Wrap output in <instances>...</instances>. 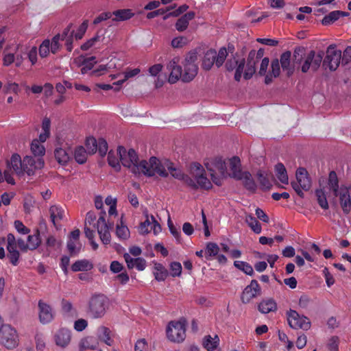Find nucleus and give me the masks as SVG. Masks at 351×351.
Returning <instances> with one entry per match:
<instances>
[{
  "instance_id": "obj_1",
  "label": "nucleus",
  "mask_w": 351,
  "mask_h": 351,
  "mask_svg": "<svg viewBox=\"0 0 351 351\" xmlns=\"http://www.w3.org/2000/svg\"><path fill=\"white\" fill-rule=\"evenodd\" d=\"M39 138L32 141L29 148L32 155H25L23 158L18 154H14L8 162L9 167L19 177L34 176L36 172L45 167L44 156L46 149Z\"/></svg>"
},
{
  "instance_id": "obj_2",
  "label": "nucleus",
  "mask_w": 351,
  "mask_h": 351,
  "mask_svg": "<svg viewBox=\"0 0 351 351\" xmlns=\"http://www.w3.org/2000/svg\"><path fill=\"white\" fill-rule=\"evenodd\" d=\"M197 60V54L195 51L188 53L182 65L180 64V58H172L167 64V69L169 72L168 82L170 84H175L179 80L184 82L192 81L198 72Z\"/></svg>"
},
{
  "instance_id": "obj_3",
  "label": "nucleus",
  "mask_w": 351,
  "mask_h": 351,
  "mask_svg": "<svg viewBox=\"0 0 351 351\" xmlns=\"http://www.w3.org/2000/svg\"><path fill=\"white\" fill-rule=\"evenodd\" d=\"M204 165L209 173L212 182L217 185H222L223 181L228 177L238 179L243 173L241 170V161L238 157H233L229 160L231 173H228L225 161L221 158L206 159Z\"/></svg>"
},
{
  "instance_id": "obj_4",
  "label": "nucleus",
  "mask_w": 351,
  "mask_h": 351,
  "mask_svg": "<svg viewBox=\"0 0 351 351\" xmlns=\"http://www.w3.org/2000/svg\"><path fill=\"white\" fill-rule=\"evenodd\" d=\"M119 154L122 165L128 168L133 174L144 175L147 177L154 176V166L156 165L157 158L153 156L149 160H140L134 149H127L122 146L119 147Z\"/></svg>"
},
{
  "instance_id": "obj_5",
  "label": "nucleus",
  "mask_w": 351,
  "mask_h": 351,
  "mask_svg": "<svg viewBox=\"0 0 351 351\" xmlns=\"http://www.w3.org/2000/svg\"><path fill=\"white\" fill-rule=\"evenodd\" d=\"M26 54L32 65H34L38 60L37 47L33 46L29 48L25 44L10 40L7 41L5 47L3 64L8 66L14 63L16 67H19L22 65Z\"/></svg>"
},
{
  "instance_id": "obj_6",
  "label": "nucleus",
  "mask_w": 351,
  "mask_h": 351,
  "mask_svg": "<svg viewBox=\"0 0 351 351\" xmlns=\"http://www.w3.org/2000/svg\"><path fill=\"white\" fill-rule=\"evenodd\" d=\"M60 40H64L67 50L71 51L72 47V32L70 28H66L62 34H58L53 37L51 40L45 39L39 46V56L42 58H47L51 53H56L60 49Z\"/></svg>"
},
{
  "instance_id": "obj_7",
  "label": "nucleus",
  "mask_w": 351,
  "mask_h": 351,
  "mask_svg": "<svg viewBox=\"0 0 351 351\" xmlns=\"http://www.w3.org/2000/svg\"><path fill=\"white\" fill-rule=\"evenodd\" d=\"M169 173L178 180H183L184 178V174L182 171L175 166L171 162L168 160H160L157 158L156 165L155 167L154 166V176L158 174L162 177H167Z\"/></svg>"
},
{
  "instance_id": "obj_8",
  "label": "nucleus",
  "mask_w": 351,
  "mask_h": 351,
  "mask_svg": "<svg viewBox=\"0 0 351 351\" xmlns=\"http://www.w3.org/2000/svg\"><path fill=\"white\" fill-rule=\"evenodd\" d=\"M190 174L193 178L190 182L191 185L203 189H210L212 188V182L206 176L205 170L199 163L195 162L191 165Z\"/></svg>"
},
{
  "instance_id": "obj_9",
  "label": "nucleus",
  "mask_w": 351,
  "mask_h": 351,
  "mask_svg": "<svg viewBox=\"0 0 351 351\" xmlns=\"http://www.w3.org/2000/svg\"><path fill=\"white\" fill-rule=\"evenodd\" d=\"M109 306V300L104 295H97L91 298L89 302L88 312L94 318L102 317Z\"/></svg>"
},
{
  "instance_id": "obj_10",
  "label": "nucleus",
  "mask_w": 351,
  "mask_h": 351,
  "mask_svg": "<svg viewBox=\"0 0 351 351\" xmlns=\"http://www.w3.org/2000/svg\"><path fill=\"white\" fill-rule=\"evenodd\" d=\"M167 339L172 342L180 343L186 337V324L184 321L170 322L166 328Z\"/></svg>"
},
{
  "instance_id": "obj_11",
  "label": "nucleus",
  "mask_w": 351,
  "mask_h": 351,
  "mask_svg": "<svg viewBox=\"0 0 351 351\" xmlns=\"http://www.w3.org/2000/svg\"><path fill=\"white\" fill-rule=\"evenodd\" d=\"M19 337L16 330L8 324H3L0 327V344L8 349L17 346Z\"/></svg>"
},
{
  "instance_id": "obj_12",
  "label": "nucleus",
  "mask_w": 351,
  "mask_h": 351,
  "mask_svg": "<svg viewBox=\"0 0 351 351\" xmlns=\"http://www.w3.org/2000/svg\"><path fill=\"white\" fill-rule=\"evenodd\" d=\"M287 321L290 327L293 329L308 330L311 328L309 319L304 315H300L294 310L287 312Z\"/></svg>"
},
{
  "instance_id": "obj_13",
  "label": "nucleus",
  "mask_w": 351,
  "mask_h": 351,
  "mask_svg": "<svg viewBox=\"0 0 351 351\" xmlns=\"http://www.w3.org/2000/svg\"><path fill=\"white\" fill-rule=\"evenodd\" d=\"M323 56L321 53H317L313 51L306 53L302 58L301 69L303 73L311 69L316 71L320 66Z\"/></svg>"
},
{
  "instance_id": "obj_14",
  "label": "nucleus",
  "mask_w": 351,
  "mask_h": 351,
  "mask_svg": "<svg viewBox=\"0 0 351 351\" xmlns=\"http://www.w3.org/2000/svg\"><path fill=\"white\" fill-rule=\"evenodd\" d=\"M341 58V51L337 49L335 46L330 45L327 49L323 65L326 69L335 71L339 66Z\"/></svg>"
},
{
  "instance_id": "obj_15",
  "label": "nucleus",
  "mask_w": 351,
  "mask_h": 351,
  "mask_svg": "<svg viewBox=\"0 0 351 351\" xmlns=\"http://www.w3.org/2000/svg\"><path fill=\"white\" fill-rule=\"evenodd\" d=\"M145 220L141 222L138 227V232L141 234L145 235L150 232L152 230L154 235H158L161 232L162 228L160 223L156 220L152 215H149L147 211L144 212Z\"/></svg>"
},
{
  "instance_id": "obj_16",
  "label": "nucleus",
  "mask_w": 351,
  "mask_h": 351,
  "mask_svg": "<svg viewBox=\"0 0 351 351\" xmlns=\"http://www.w3.org/2000/svg\"><path fill=\"white\" fill-rule=\"evenodd\" d=\"M295 176L298 186L295 184L293 188L298 195H302V192L301 189L308 191L311 188V181L307 171L303 167H300L297 169Z\"/></svg>"
},
{
  "instance_id": "obj_17",
  "label": "nucleus",
  "mask_w": 351,
  "mask_h": 351,
  "mask_svg": "<svg viewBox=\"0 0 351 351\" xmlns=\"http://www.w3.org/2000/svg\"><path fill=\"white\" fill-rule=\"evenodd\" d=\"M97 63V61L94 56L85 57L80 56L73 60L71 65L74 68H80L81 73L86 74L91 71Z\"/></svg>"
},
{
  "instance_id": "obj_18",
  "label": "nucleus",
  "mask_w": 351,
  "mask_h": 351,
  "mask_svg": "<svg viewBox=\"0 0 351 351\" xmlns=\"http://www.w3.org/2000/svg\"><path fill=\"white\" fill-rule=\"evenodd\" d=\"M337 196L339 197V204L345 213H349L351 210V184L342 186Z\"/></svg>"
},
{
  "instance_id": "obj_19",
  "label": "nucleus",
  "mask_w": 351,
  "mask_h": 351,
  "mask_svg": "<svg viewBox=\"0 0 351 351\" xmlns=\"http://www.w3.org/2000/svg\"><path fill=\"white\" fill-rule=\"evenodd\" d=\"M261 294V288L258 282L252 280L250 285H247L242 292L241 300L243 303L247 304L254 298Z\"/></svg>"
},
{
  "instance_id": "obj_20",
  "label": "nucleus",
  "mask_w": 351,
  "mask_h": 351,
  "mask_svg": "<svg viewBox=\"0 0 351 351\" xmlns=\"http://www.w3.org/2000/svg\"><path fill=\"white\" fill-rule=\"evenodd\" d=\"M71 331L66 328H59L53 335L55 344L60 348H66L71 341Z\"/></svg>"
},
{
  "instance_id": "obj_21",
  "label": "nucleus",
  "mask_w": 351,
  "mask_h": 351,
  "mask_svg": "<svg viewBox=\"0 0 351 351\" xmlns=\"http://www.w3.org/2000/svg\"><path fill=\"white\" fill-rule=\"evenodd\" d=\"M38 307L40 322L43 324L50 323L54 318V313L51 306L46 302L39 301Z\"/></svg>"
},
{
  "instance_id": "obj_22",
  "label": "nucleus",
  "mask_w": 351,
  "mask_h": 351,
  "mask_svg": "<svg viewBox=\"0 0 351 351\" xmlns=\"http://www.w3.org/2000/svg\"><path fill=\"white\" fill-rule=\"evenodd\" d=\"M104 215L105 213H104L103 215L99 217L96 225L101 241L104 245H107L110 242L111 236L109 232L110 228L106 222Z\"/></svg>"
},
{
  "instance_id": "obj_23",
  "label": "nucleus",
  "mask_w": 351,
  "mask_h": 351,
  "mask_svg": "<svg viewBox=\"0 0 351 351\" xmlns=\"http://www.w3.org/2000/svg\"><path fill=\"white\" fill-rule=\"evenodd\" d=\"M80 232L78 229L72 231L67 241V248L71 254H77L82 249V243L79 241Z\"/></svg>"
},
{
  "instance_id": "obj_24",
  "label": "nucleus",
  "mask_w": 351,
  "mask_h": 351,
  "mask_svg": "<svg viewBox=\"0 0 351 351\" xmlns=\"http://www.w3.org/2000/svg\"><path fill=\"white\" fill-rule=\"evenodd\" d=\"M119 59L114 56H112L110 60L106 64H100L97 68L91 71L90 75L93 76L99 77L109 71L116 69L118 68L117 62Z\"/></svg>"
},
{
  "instance_id": "obj_25",
  "label": "nucleus",
  "mask_w": 351,
  "mask_h": 351,
  "mask_svg": "<svg viewBox=\"0 0 351 351\" xmlns=\"http://www.w3.org/2000/svg\"><path fill=\"white\" fill-rule=\"evenodd\" d=\"M280 73V66L278 59L273 60L269 66L267 72L265 76V83L269 84L278 77Z\"/></svg>"
},
{
  "instance_id": "obj_26",
  "label": "nucleus",
  "mask_w": 351,
  "mask_h": 351,
  "mask_svg": "<svg viewBox=\"0 0 351 351\" xmlns=\"http://www.w3.org/2000/svg\"><path fill=\"white\" fill-rule=\"evenodd\" d=\"M226 67L228 71H232L235 69L234 79L237 81H240L244 67V60L241 59L240 60H237L234 58L229 59L226 64Z\"/></svg>"
},
{
  "instance_id": "obj_27",
  "label": "nucleus",
  "mask_w": 351,
  "mask_h": 351,
  "mask_svg": "<svg viewBox=\"0 0 351 351\" xmlns=\"http://www.w3.org/2000/svg\"><path fill=\"white\" fill-rule=\"evenodd\" d=\"M98 345V340L95 337L88 336L80 339L78 346L80 351H86L96 350Z\"/></svg>"
},
{
  "instance_id": "obj_28",
  "label": "nucleus",
  "mask_w": 351,
  "mask_h": 351,
  "mask_svg": "<svg viewBox=\"0 0 351 351\" xmlns=\"http://www.w3.org/2000/svg\"><path fill=\"white\" fill-rule=\"evenodd\" d=\"M124 258L129 268H136L138 271H143L146 267V261L143 258H132L130 254H125Z\"/></svg>"
},
{
  "instance_id": "obj_29",
  "label": "nucleus",
  "mask_w": 351,
  "mask_h": 351,
  "mask_svg": "<svg viewBox=\"0 0 351 351\" xmlns=\"http://www.w3.org/2000/svg\"><path fill=\"white\" fill-rule=\"evenodd\" d=\"M140 73L141 69L139 68H128L123 73V78L113 83V85L118 86L115 88L114 90L116 91L119 90L120 86L123 85L127 80L136 77L138 75H139Z\"/></svg>"
},
{
  "instance_id": "obj_30",
  "label": "nucleus",
  "mask_w": 351,
  "mask_h": 351,
  "mask_svg": "<svg viewBox=\"0 0 351 351\" xmlns=\"http://www.w3.org/2000/svg\"><path fill=\"white\" fill-rule=\"evenodd\" d=\"M291 52L286 51L283 53L280 59V66L281 65L283 71L286 73L288 76L293 74L294 68L291 64Z\"/></svg>"
},
{
  "instance_id": "obj_31",
  "label": "nucleus",
  "mask_w": 351,
  "mask_h": 351,
  "mask_svg": "<svg viewBox=\"0 0 351 351\" xmlns=\"http://www.w3.org/2000/svg\"><path fill=\"white\" fill-rule=\"evenodd\" d=\"M49 213L51 221L56 226L63 219L65 214L64 210L58 205L51 206L49 208Z\"/></svg>"
},
{
  "instance_id": "obj_32",
  "label": "nucleus",
  "mask_w": 351,
  "mask_h": 351,
  "mask_svg": "<svg viewBox=\"0 0 351 351\" xmlns=\"http://www.w3.org/2000/svg\"><path fill=\"white\" fill-rule=\"evenodd\" d=\"M97 335L98 339L104 342L106 345L109 346L112 345L113 340L111 337V331L108 328L104 326L98 327L97 330Z\"/></svg>"
},
{
  "instance_id": "obj_33",
  "label": "nucleus",
  "mask_w": 351,
  "mask_h": 351,
  "mask_svg": "<svg viewBox=\"0 0 351 351\" xmlns=\"http://www.w3.org/2000/svg\"><path fill=\"white\" fill-rule=\"evenodd\" d=\"M216 59V51L213 49L208 50L202 59V67L206 71L210 70Z\"/></svg>"
},
{
  "instance_id": "obj_34",
  "label": "nucleus",
  "mask_w": 351,
  "mask_h": 351,
  "mask_svg": "<svg viewBox=\"0 0 351 351\" xmlns=\"http://www.w3.org/2000/svg\"><path fill=\"white\" fill-rule=\"evenodd\" d=\"M51 135V121L49 118H44L41 124V131L38 138L41 142H45Z\"/></svg>"
},
{
  "instance_id": "obj_35",
  "label": "nucleus",
  "mask_w": 351,
  "mask_h": 351,
  "mask_svg": "<svg viewBox=\"0 0 351 351\" xmlns=\"http://www.w3.org/2000/svg\"><path fill=\"white\" fill-rule=\"evenodd\" d=\"M202 343L208 351H213L219 346V338L217 335L214 337L207 335L204 337Z\"/></svg>"
},
{
  "instance_id": "obj_36",
  "label": "nucleus",
  "mask_w": 351,
  "mask_h": 351,
  "mask_svg": "<svg viewBox=\"0 0 351 351\" xmlns=\"http://www.w3.org/2000/svg\"><path fill=\"white\" fill-rule=\"evenodd\" d=\"M258 310L261 313L266 314L276 310V302L272 299L262 300L258 304Z\"/></svg>"
},
{
  "instance_id": "obj_37",
  "label": "nucleus",
  "mask_w": 351,
  "mask_h": 351,
  "mask_svg": "<svg viewBox=\"0 0 351 351\" xmlns=\"http://www.w3.org/2000/svg\"><path fill=\"white\" fill-rule=\"evenodd\" d=\"M54 157L56 160L62 165H66L70 159V155L68 152L62 147H56L55 149Z\"/></svg>"
},
{
  "instance_id": "obj_38",
  "label": "nucleus",
  "mask_w": 351,
  "mask_h": 351,
  "mask_svg": "<svg viewBox=\"0 0 351 351\" xmlns=\"http://www.w3.org/2000/svg\"><path fill=\"white\" fill-rule=\"evenodd\" d=\"M108 161L110 166L114 168L116 171H119L121 169L120 165V156L119 154V147L116 151L110 150L108 155Z\"/></svg>"
},
{
  "instance_id": "obj_39",
  "label": "nucleus",
  "mask_w": 351,
  "mask_h": 351,
  "mask_svg": "<svg viewBox=\"0 0 351 351\" xmlns=\"http://www.w3.org/2000/svg\"><path fill=\"white\" fill-rule=\"evenodd\" d=\"M194 17L193 12H188L180 18L176 23V29L179 32H182L186 29L189 23Z\"/></svg>"
},
{
  "instance_id": "obj_40",
  "label": "nucleus",
  "mask_w": 351,
  "mask_h": 351,
  "mask_svg": "<svg viewBox=\"0 0 351 351\" xmlns=\"http://www.w3.org/2000/svg\"><path fill=\"white\" fill-rule=\"evenodd\" d=\"M153 274L156 280L164 281L168 276V272L162 265L156 263L154 265Z\"/></svg>"
},
{
  "instance_id": "obj_41",
  "label": "nucleus",
  "mask_w": 351,
  "mask_h": 351,
  "mask_svg": "<svg viewBox=\"0 0 351 351\" xmlns=\"http://www.w3.org/2000/svg\"><path fill=\"white\" fill-rule=\"evenodd\" d=\"M256 61L253 58L249 57L246 65L244 64L242 74L245 79L248 80L252 77L255 73Z\"/></svg>"
},
{
  "instance_id": "obj_42",
  "label": "nucleus",
  "mask_w": 351,
  "mask_h": 351,
  "mask_svg": "<svg viewBox=\"0 0 351 351\" xmlns=\"http://www.w3.org/2000/svg\"><path fill=\"white\" fill-rule=\"evenodd\" d=\"M275 171L278 180L282 184H287L289 178L284 165L282 163H278L275 166Z\"/></svg>"
},
{
  "instance_id": "obj_43",
  "label": "nucleus",
  "mask_w": 351,
  "mask_h": 351,
  "mask_svg": "<svg viewBox=\"0 0 351 351\" xmlns=\"http://www.w3.org/2000/svg\"><path fill=\"white\" fill-rule=\"evenodd\" d=\"M241 180L245 188L250 191H254L256 185L251 174L247 171H243L241 176L237 179Z\"/></svg>"
},
{
  "instance_id": "obj_44",
  "label": "nucleus",
  "mask_w": 351,
  "mask_h": 351,
  "mask_svg": "<svg viewBox=\"0 0 351 351\" xmlns=\"http://www.w3.org/2000/svg\"><path fill=\"white\" fill-rule=\"evenodd\" d=\"M92 268L93 264L85 259L77 261L71 266V269L73 271H89Z\"/></svg>"
},
{
  "instance_id": "obj_45",
  "label": "nucleus",
  "mask_w": 351,
  "mask_h": 351,
  "mask_svg": "<svg viewBox=\"0 0 351 351\" xmlns=\"http://www.w3.org/2000/svg\"><path fill=\"white\" fill-rule=\"evenodd\" d=\"M112 16H114L112 20L117 21L128 20L134 15V13L130 9L119 10L112 12Z\"/></svg>"
},
{
  "instance_id": "obj_46",
  "label": "nucleus",
  "mask_w": 351,
  "mask_h": 351,
  "mask_svg": "<svg viewBox=\"0 0 351 351\" xmlns=\"http://www.w3.org/2000/svg\"><path fill=\"white\" fill-rule=\"evenodd\" d=\"M116 235L120 240H127L130 238V232L127 226L124 225L122 220L117 225Z\"/></svg>"
},
{
  "instance_id": "obj_47",
  "label": "nucleus",
  "mask_w": 351,
  "mask_h": 351,
  "mask_svg": "<svg viewBox=\"0 0 351 351\" xmlns=\"http://www.w3.org/2000/svg\"><path fill=\"white\" fill-rule=\"evenodd\" d=\"M245 221L256 234H260L261 232L262 228L260 223L252 215H247Z\"/></svg>"
},
{
  "instance_id": "obj_48",
  "label": "nucleus",
  "mask_w": 351,
  "mask_h": 351,
  "mask_svg": "<svg viewBox=\"0 0 351 351\" xmlns=\"http://www.w3.org/2000/svg\"><path fill=\"white\" fill-rule=\"evenodd\" d=\"M40 243V234L38 230L34 234L28 236L27 244L29 250H32L36 249Z\"/></svg>"
},
{
  "instance_id": "obj_49",
  "label": "nucleus",
  "mask_w": 351,
  "mask_h": 351,
  "mask_svg": "<svg viewBox=\"0 0 351 351\" xmlns=\"http://www.w3.org/2000/svg\"><path fill=\"white\" fill-rule=\"evenodd\" d=\"M88 152L82 146H79L74 151V158L79 164H84L87 160Z\"/></svg>"
},
{
  "instance_id": "obj_50",
  "label": "nucleus",
  "mask_w": 351,
  "mask_h": 351,
  "mask_svg": "<svg viewBox=\"0 0 351 351\" xmlns=\"http://www.w3.org/2000/svg\"><path fill=\"white\" fill-rule=\"evenodd\" d=\"M66 28H70V31L72 32V40H73V37L76 40L81 39L84 35L85 34L87 28H88V21H84L77 28L76 32L74 34L73 31L71 29V26H68Z\"/></svg>"
},
{
  "instance_id": "obj_51",
  "label": "nucleus",
  "mask_w": 351,
  "mask_h": 351,
  "mask_svg": "<svg viewBox=\"0 0 351 351\" xmlns=\"http://www.w3.org/2000/svg\"><path fill=\"white\" fill-rule=\"evenodd\" d=\"M328 185L329 189L332 190L335 195L339 192V182L336 173L335 171H331L328 176Z\"/></svg>"
},
{
  "instance_id": "obj_52",
  "label": "nucleus",
  "mask_w": 351,
  "mask_h": 351,
  "mask_svg": "<svg viewBox=\"0 0 351 351\" xmlns=\"http://www.w3.org/2000/svg\"><path fill=\"white\" fill-rule=\"evenodd\" d=\"M219 252V247L215 243L209 242L206 244L205 249V254L206 258L209 259L211 257L216 256Z\"/></svg>"
},
{
  "instance_id": "obj_53",
  "label": "nucleus",
  "mask_w": 351,
  "mask_h": 351,
  "mask_svg": "<svg viewBox=\"0 0 351 351\" xmlns=\"http://www.w3.org/2000/svg\"><path fill=\"white\" fill-rule=\"evenodd\" d=\"M234 265L237 269L243 271L245 274L252 276L254 273V270L252 267L246 262L235 261L234 262Z\"/></svg>"
},
{
  "instance_id": "obj_54",
  "label": "nucleus",
  "mask_w": 351,
  "mask_h": 351,
  "mask_svg": "<svg viewBox=\"0 0 351 351\" xmlns=\"http://www.w3.org/2000/svg\"><path fill=\"white\" fill-rule=\"evenodd\" d=\"M315 195L319 206L323 209H328V204L324 191L322 189H317L315 191Z\"/></svg>"
},
{
  "instance_id": "obj_55",
  "label": "nucleus",
  "mask_w": 351,
  "mask_h": 351,
  "mask_svg": "<svg viewBox=\"0 0 351 351\" xmlns=\"http://www.w3.org/2000/svg\"><path fill=\"white\" fill-rule=\"evenodd\" d=\"M61 306H62V311L64 314H66L67 315H71V316H77V311L73 307L71 302H70L67 300H62Z\"/></svg>"
},
{
  "instance_id": "obj_56",
  "label": "nucleus",
  "mask_w": 351,
  "mask_h": 351,
  "mask_svg": "<svg viewBox=\"0 0 351 351\" xmlns=\"http://www.w3.org/2000/svg\"><path fill=\"white\" fill-rule=\"evenodd\" d=\"M271 176V173L263 171V170H259L257 172L256 176L257 178L260 182V184L265 188H268L270 185L269 182V178Z\"/></svg>"
},
{
  "instance_id": "obj_57",
  "label": "nucleus",
  "mask_w": 351,
  "mask_h": 351,
  "mask_svg": "<svg viewBox=\"0 0 351 351\" xmlns=\"http://www.w3.org/2000/svg\"><path fill=\"white\" fill-rule=\"evenodd\" d=\"M98 140L94 137H88L86 141V147L89 154H93L97 151Z\"/></svg>"
},
{
  "instance_id": "obj_58",
  "label": "nucleus",
  "mask_w": 351,
  "mask_h": 351,
  "mask_svg": "<svg viewBox=\"0 0 351 351\" xmlns=\"http://www.w3.org/2000/svg\"><path fill=\"white\" fill-rule=\"evenodd\" d=\"M339 11H332L330 13H329L328 15L325 16L322 21V23L324 25H328L337 19H339Z\"/></svg>"
},
{
  "instance_id": "obj_59",
  "label": "nucleus",
  "mask_w": 351,
  "mask_h": 351,
  "mask_svg": "<svg viewBox=\"0 0 351 351\" xmlns=\"http://www.w3.org/2000/svg\"><path fill=\"white\" fill-rule=\"evenodd\" d=\"M189 43V40L187 38L184 36H178L174 38L171 40V46L173 48H182L184 46L186 45Z\"/></svg>"
},
{
  "instance_id": "obj_60",
  "label": "nucleus",
  "mask_w": 351,
  "mask_h": 351,
  "mask_svg": "<svg viewBox=\"0 0 351 351\" xmlns=\"http://www.w3.org/2000/svg\"><path fill=\"white\" fill-rule=\"evenodd\" d=\"M228 56V52L226 48L222 47L219 49L218 54H216L215 64L219 67L221 66Z\"/></svg>"
},
{
  "instance_id": "obj_61",
  "label": "nucleus",
  "mask_w": 351,
  "mask_h": 351,
  "mask_svg": "<svg viewBox=\"0 0 351 351\" xmlns=\"http://www.w3.org/2000/svg\"><path fill=\"white\" fill-rule=\"evenodd\" d=\"M167 225L169 230L171 232V234L174 237V238L178 241L180 242L181 241V233L178 228L174 226L172 221H171L170 218H169L167 221Z\"/></svg>"
},
{
  "instance_id": "obj_62",
  "label": "nucleus",
  "mask_w": 351,
  "mask_h": 351,
  "mask_svg": "<svg viewBox=\"0 0 351 351\" xmlns=\"http://www.w3.org/2000/svg\"><path fill=\"white\" fill-rule=\"evenodd\" d=\"M171 275L173 277L180 276L182 274V265L178 262H173L170 265Z\"/></svg>"
},
{
  "instance_id": "obj_63",
  "label": "nucleus",
  "mask_w": 351,
  "mask_h": 351,
  "mask_svg": "<svg viewBox=\"0 0 351 351\" xmlns=\"http://www.w3.org/2000/svg\"><path fill=\"white\" fill-rule=\"evenodd\" d=\"M99 41H100V36L98 35H95L90 39L88 40L85 43H84L81 46V49L82 50H88L93 46L95 45L96 43H97Z\"/></svg>"
},
{
  "instance_id": "obj_64",
  "label": "nucleus",
  "mask_w": 351,
  "mask_h": 351,
  "mask_svg": "<svg viewBox=\"0 0 351 351\" xmlns=\"http://www.w3.org/2000/svg\"><path fill=\"white\" fill-rule=\"evenodd\" d=\"M269 60L268 58H264L261 62L259 70H258V74L261 76H263L265 77L267 69H269Z\"/></svg>"
}]
</instances>
